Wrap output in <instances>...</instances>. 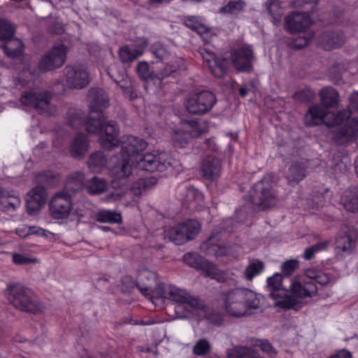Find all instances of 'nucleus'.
<instances>
[{
  "instance_id": "31",
  "label": "nucleus",
  "mask_w": 358,
  "mask_h": 358,
  "mask_svg": "<svg viewBox=\"0 0 358 358\" xmlns=\"http://www.w3.org/2000/svg\"><path fill=\"white\" fill-rule=\"evenodd\" d=\"M227 358H259L256 350L252 348L236 345L227 350Z\"/></svg>"
},
{
  "instance_id": "54",
  "label": "nucleus",
  "mask_w": 358,
  "mask_h": 358,
  "mask_svg": "<svg viewBox=\"0 0 358 358\" xmlns=\"http://www.w3.org/2000/svg\"><path fill=\"white\" fill-rule=\"evenodd\" d=\"M315 95V94L313 90L305 88L296 92L294 94V99L300 102L309 103L313 99Z\"/></svg>"
},
{
  "instance_id": "58",
  "label": "nucleus",
  "mask_w": 358,
  "mask_h": 358,
  "mask_svg": "<svg viewBox=\"0 0 358 358\" xmlns=\"http://www.w3.org/2000/svg\"><path fill=\"white\" fill-rule=\"evenodd\" d=\"M331 169L335 174H340L345 173L348 169V166L342 160L334 159Z\"/></svg>"
},
{
  "instance_id": "8",
  "label": "nucleus",
  "mask_w": 358,
  "mask_h": 358,
  "mask_svg": "<svg viewBox=\"0 0 358 358\" xmlns=\"http://www.w3.org/2000/svg\"><path fill=\"white\" fill-rule=\"evenodd\" d=\"M350 117L349 110L330 113L320 106H311L305 115V123L308 127L324 124L328 127L341 124L344 120Z\"/></svg>"
},
{
  "instance_id": "41",
  "label": "nucleus",
  "mask_w": 358,
  "mask_h": 358,
  "mask_svg": "<svg viewBox=\"0 0 358 358\" xmlns=\"http://www.w3.org/2000/svg\"><path fill=\"white\" fill-rule=\"evenodd\" d=\"M87 192L92 195L101 194L107 189V184L104 179L98 177L92 178L86 184Z\"/></svg>"
},
{
  "instance_id": "20",
  "label": "nucleus",
  "mask_w": 358,
  "mask_h": 358,
  "mask_svg": "<svg viewBox=\"0 0 358 358\" xmlns=\"http://www.w3.org/2000/svg\"><path fill=\"white\" fill-rule=\"evenodd\" d=\"M131 159L121 153L115 155L111 159L113 164L110 166V175L117 178L122 179L128 177L131 173Z\"/></svg>"
},
{
  "instance_id": "47",
  "label": "nucleus",
  "mask_w": 358,
  "mask_h": 358,
  "mask_svg": "<svg viewBox=\"0 0 358 358\" xmlns=\"http://www.w3.org/2000/svg\"><path fill=\"white\" fill-rule=\"evenodd\" d=\"M138 282L136 283V286L138 288V289L145 295H147L149 291H151L152 289V287L151 284H145L144 283V280L147 279L148 280H152L154 281L155 280V275L154 273H151L148 271H142L138 275Z\"/></svg>"
},
{
  "instance_id": "24",
  "label": "nucleus",
  "mask_w": 358,
  "mask_h": 358,
  "mask_svg": "<svg viewBox=\"0 0 358 358\" xmlns=\"http://www.w3.org/2000/svg\"><path fill=\"white\" fill-rule=\"evenodd\" d=\"M147 145V142L143 138L129 136L122 142L121 154L125 155L126 157L131 159V157L138 155L144 150Z\"/></svg>"
},
{
  "instance_id": "26",
  "label": "nucleus",
  "mask_w": 358,
  "mask_h": 358,
  "mask_svg": "<svg viewBox=\"0 0 358 358\" xmlns=\"http://www.w3.org/2000/svg\"><path fill=\"white\" fill-rule=\"evenodd\" d=\"M345 41L343 34L341 31L324 32L320 39V43L326 50H331L341 47Z\"/></svg>"
},
{
  "instance_id": "44",
  "label": "nucleus",
  "mask_w": 358,
  "mask_h": 358,
  "mask_svg": "<svg viewBox=\"0 0 358 358\" xmlns=\"http://www.w3.org/2000/svg\"><path fill=\"white\" fill-rule=\"evenodd\" d=\"M189 136L182 124L180 129L175 130L171 136L172 143L176 148L185 147L189 141Z\"/></svg>"
},
{
  "instance_id": "52",
  "label": "nucleus",
  "mask_w": 358,
  "mask_h": 358,
  "mask_svg": "<svg viewBox=\"0 0 358 358\" xmlns=\"http://www.w3.org/2000/svg\"><path fill=\"white\" fill-rule=\"evenodd\" d=\"M211 350V345L206 339H199L193 347V352L197 356H204Z\"/></svg>"
},
{
  "instance_id": "62",
  "label": "nucleus",
  "mask_w": 358,
  "mask_h": 358,
  "mask_svg": "<svg viewBox=\"0 0 358 358\" xmlns=\"http://www.w3.org/2000/svg\"><path fill=\"white\" fill-rule=\"evenodd\" d=\"M350 114L352 111L358 113V92L352 94L350 97V105H349Z\"/></svg>"
},
{
  "instance_id": "63",
  "label": "nucleus",
  "mask_w": 358,
  "mask_h": 358,
  "mask_svg": "<svg viewBox=\"0 0 358 358\" xmlns=\"http://www.w3.org/2000/svg\"><path fill=\"white\" fill-rule=\"evenodd\" d=\"M329 358H352V355L349 351L342 350Z\"/></svg>"
},
{
  "instance_id": "34",
  "label": "nucleus",
  "mask_w": 358,
  "mask_h": 358,
  "mask_svg": "<svg viewBox=\"0 0 358 358\" xmlns=\"http://www.w3.org/2000/svg\"><path fill=\"white\" fill-rule=\"evenodd\" d=\"M341 203L348 211L352 213L358 212V194L352 189L345 190L341 199Z\"/></svg>"
},
{
  "instance_id": "7",
  "label": "nucleus",
  "mask_w": 358,
  "mask_h": 358,
  "mask_svg": "<svg viewBox=\"0 0 358 358\" xmlns=\"http://www.w3.org/2000/svg\"><path fill=\"white\" fill-rule=\"evenodd\" d=\"M52 94L50 92L40 89H30L24 91L20 96L21 104L44 115H52L55 112V106L51 103Z\"/></svg>"
},
{
  "instance_id": "9",
  "label": "nucleus",
  "mask_w": 358,
  "mask_h": 358,
  "mask_svg": "<svg viewBox=\"0 0 358 358\" xmlns=\"http://www.w3.org/2000/svg\"><path fill=\"white\" fill-rule=\"evenodd\" d=\"M67 50L66 46L63 44L55 45L40 58L38 70L46 73L60 68L66 62Z\"/></svg>"
},
{
  "instance_id": "46",
  "label": "nucleus",
  "mask_w": 358,
  "mask_h": 358,
  "mask_svg": "<svg viewBox=\"0 0 358 358\" xmlns=\"http://www.w3.org/2000/svg\"><path fill=\"white\" fill-rule=\"evenodd\" d=\"M180 224L186 235L187 242L194 239L201 229L200 224L196 220H190Z\"/></svg>"
},
{
  "instance_id": "37",
  "label": "nucleus",
  "mask_w": 358,
  "mask_h": 358,
  "mask_svg": "<svg viewBox=\"0 0 358 358\" xmlns=\"http://www.w3.org/2000/svg\"><path fill=\"white\" fill-rule=\"evenodd\" d=\"M164 238L174 243L176 245H182L187 243L186 235L180 224L165 231Z\"/></svg>"
},
{
  "instance_id": "49",
  "label": "nucleus",
  "mask_w": 358,
  "mask_h": 358,
  "mask_svg": "<svg viewBox=\"0 0 358 358\" xmlns=\"http://www.w3.org/2000/svg\"><path fill=\"white\" fill-rule=\"evenodd\" d=\"M87 163L90 169L96 171L106 165V158L103 152H96L90 155Z\"/></svg>"
},
{
  "instance_id": "15",
  "label": "nucleus",
  "mask_w": 358,
  "mask_h": 358,
  "mask_svg": "<svg viewBox=\"0 0 358 358\" xmlns=\"http://www.w3.org/2000/svg\"><path fill=\"white\" fill-rule=\"evenodd\" d=\"M64 81L71 89L80 90L90 83L87 71L80 65L66 66L63 69Z\"/></svg>"
},
{
  "instance_id": "25",
  "label": "nucleus",
  "mask_w": 358,
  "mask_h": 358,
  "mask_svg": "<svg viewBox=\"0 0 358 358\" xmlns=\"http://www.w3.org/2000/svg\"><path fill=\"white\" fill-rule=\"evenodd\" d=\"M219 234H213L201 245V249L206 254L215 257L225 256L229 253L228 249L222 244L218 243Z\"/></svg>"
},
{
  "instance_id": "30",
  "label": "nucleus",
  "mask_w": 358,
  "mask_h": 358,
  "mask_svg": "<svg viewBox=\"0 0 358 358\" xmlns=\"http://www.w3.org/2000/svg\"><path fill=\"white\" fill-rule=\"evenodd\" d=\"M85 184V175L81 171H76L71 173L66 182V186L64 190H66L72 195L76 192L80 190Z\"/></svg>"
},
{
  "instance_id": "48",
  "label": "nucleus",
  "mask_w": 358,
  "mask_h": 358,
  "mask_svg": "<svg viewBox=\"0 0 358 358\" xmlns=\"http://www.w3.org/2000/svg\"><path fill=\"white\" fill-rule=\"evenodd\" d=\"M15 27L10 21L0 18V41L13 37L15 34Z\"/></svg>"
},
{
  "instance_id": "10",
  "label": "nucleus",
  "mask_w": 358,
  "mask_h": 358,
  "mask_svg": "<svg viewBox=\"0 0 358 358\" xmlns=\"http://www.w3.org/2000/svg\"><path fill=\"white\" fill-rule=\"evenodd\" d=\"M217 101L215 94L207 90L196 92L185 101V108L192 115H203L210 111Z\"/></svg>"
},
{
  "instance_id": "64",
  "label": "nucleus",
  "mask_w": 358,
  "mask_h": 358,
  "mask_svg": "<svg viewBox=\"0 0 358 358\" xmlns=\"http://www.w3.org/2000/svg\"><path fill=\"white\" fill-rule=\"evenodd\" d=\"M84 120L80 117H78L77 118L69 120V124L72 128L77 129L82 124Z\"/></svg>"
},
{
  "instance_id": "53",
  "label": "nucleus",
  "mask_w": 358,
  "mask_h": 358,
  "mask_svg": "<svg viewBox=\"0 0 358 358\" xmlns=\"http://www.w3.org/2000/svg\"><path fill=\"white\" fill-rule=\"evenodd\" d=\"M327 242H322L315 244L309 248H307L303 252V257L305 259L310 260L313 259L315 254L326 248Z\"/></svg>"
},
{
  "instance_id": "4",
  "label": "nucleus",
  "mask_w": 358,
  "mask_h": 358,
  "mask_svg": "<svg viewBox=\"0 0 358 358\" xmlns=\"http://www.w3.org/2000/svg\"><path fill=\"white\" fill-rule=\"evenodd\" d=\"M6 294L9 302L20 311L32 314L42 311L43 306L34 296L32 292L19 283L8 284Z\"/></svg>"
},
{
  "instance_id": "1",
  "label": "nucleus",
  "mask_w": 358,
  "mask_h": 358,
  "mask_svg": "<svg viewBox=\"0 0 358 358\" xmlns=\"http://www.w3.org/2000/svg\"><path fill=\"white\" fill-rule=\"evenodd\" d=\"M90 115L85 120V128L88 133L99 135V143L102 148L110 150L117 146L119 129L114 121H106L102 110L109 105L106 92L100 88H92L88 92Z\"/></svg>"
},
{
  "instance_id": "43",
  "label": "nucleus",
  "mask_w": 358,
  "mask_h": 358,
  "mask_svg": "<svg viewBox=\"0 0 358 358\" xmlns=\"http://www.w3.org/2000/svg\"><path fill=\"white\" fill-rule=\"evenodd\" d=\"M246 3L243 0H230L225 6L220 8V13L237 15L243 12Z\"/></svg>"
},
{
  "instance_id": "2",
  "label": "nucleus",
  "mask_w": 358,
  "mask_h": 358,
  "mask_svg": "<svg viewBox=\"0 0 358 358\" xmlns=\"http://www.w3.org/2000/svg\"><path fill=\"white\" fill-rule=\"evenodd\" d=\"M225 312L231 316L241 317L251 314L260 307L261 296L250 289L236 287L222 292Z\"/></svg>"
},
{
  "instance_id": "5",
  "label": "nucleus",
  "mask_w": 358,
  "mask_h": 358,
  "mask_svg": "<svg viewBox=\"0 0 358 358\" xmlns=\"http://www.w3.org/2000/svg\"><path fill=\"white\" fill-rule=\"evenodd\" d=\"M289 278H283L278 273L267 278V290L271 298L275 301V306L284 310H295L299 308V301L289 294L288 285L285 284Z\"/></svg>"
},
{
  "instance_id": "45",
  "label": "nucleus",
  "mask_w": 358,
  "mask_h": 358,
  "mask_svg": "<svg viewBox=\"0 0 358 358\" xmlns=\"http://www.w3.org/2000/svg\"><path fill=\"white\" fill-rule=\"evenodd\" d=\"M143 54V51L138 49L131 50L128 45L121 47L118 51V55L122 63L131 62Z\"/></svg>"
},
{
  "instance_id": "42",
  "label": "nucleus",
  "mask_w": 358,
  "mask_h": 358,
  "mask_svg": "<svg viewBox=\"0 0 358 358\" xmlns=\"http://www.w3.org/2000/svg\"><path fill=\"white\" fill-rule=\"evenodd\" d=\"M264 269L263 262L254 259L245 268L243 275L246 280H252L255 277L259 275Z\"/></svg>"
},
{
  "instance_id": "11",
  "label": "nucleus",
  "mask_w": 358,
  "mask_h": 358,
  "mask_svg": "<svg viewBox=\"0 0 358 358\" xmlns=\"http://www.w3.org/2000/svg\"><path fill=\"white\" fill-rule=\"evenodd\" d=\"M289 294H292V297L296 298L299 301V299L312 297L316 295L317 287L314 284V280L308 278L306 272L302 275H297L293 279L289 280ZM301 307L299 302V308Z\"/></svg>"
},
{
  "instance_id": "50",
  "label": "nucleus",
  "mask_w": 358,
  "mask_h": 358,
  "mask_svg": "<svg viewBox=\"0 0 358 358\" xmlns=\"http://www.w3.org/2000/svg\"><path fill=\"white\" fill-rule=\"evenodd\" d=\"M136 71L143 80L155 79V72L150 71L149 64L146 62H140L136 66Z\"/></svg>"
},
{
  "instance_id": "18",
  "label": "nucleus",
  "mask_w": 358,
  "mask_h": 358,
  "mask_svg": "<svg viewBox=\"0 0 358 358\" xmlns=\"http://www.w3.org/2000/svg\"><path fill=\"white\" fill-rule=\"evenodd\" d=\"M47 199V192L41 185L32 188L25 196L27 213L34 215L38 213L45 205Z\"/></svg>"
},
{
  "instance_id": "17",
  "label": "nucleus",
  "mask_w": 358,
  "mask_h": 358,
  "mask_svg": "<svg viewBox=\"0 0 358 358\" xmlns=\"http://www.w3.org/2000/svg\"><path fill=\"white\" fill-rule=\"evenodd\" d=\"M357 238L356 229L350 225L343 226L338 231L336 240V248L345 252H351L355 248Z\"/></svg>"
},
{
  "instance_id": "39",
  "label": "nucleus",
  "mask_w": 358,
  "mask_h": 358,
  "mask_svg": "<svg viewBox=\"0 0 358 358\" xmlns=\"http://www.w3.org/2000/svg\"><path fill=\"white\" fill-rule=\"evenodd\" d=\"M157 183V179L155 177L140 178L134 183L131 191L134 195L138 196L153 187Z\"/></svg>"
},
{
  "instance_id": "32",
  "label": "nucleus",
  "mask_w": 358,
  "mask_h": 358,
  "mask_svg": "<svg viewBox=\"0 0 358 358\" xmlns=\"http://www.w3.org/2000/svg\"><path fill=\"white\" fill-rule=\"evenodd\" d=\"M322 106L327 108H334L338 103V93L331 87L322 88L319 93Z\"/></svg>"
},
{
  "instance_id": "13",
  "label": "nucleus",
  "mask_w": 358,
  "mask_h": 358,
  "mask_svg": "<svg viewBox=\"0 0 358 358\" xmlns=\"http://www.w3.org/2000/svg\"><path fill=\"white\" fill-rule=\"evenodd\" d=\"M349 118L344 120L343 126L331 131V139L336 145L346 146L358 137V119Z\"/></svg>"
},
{
  "instance_id": "57",
  "label": "nucleus",
  "mask_w": 358,
  "mask_h": 358,
  "mask_svg": "<svg viewBox=\"0 0 358 358\" xmlns=\"http://www.w3.org/2000/svg\"><path fill=\"white\" fill-rule=\"evenodd\" d=\"M185 196L186 200L188 202H191L193 201H200L203 199L202 194L192 187H189L187 189V193Z\"/></svg>"
},
{
  "instance_id": "29",
  "label": "nucleus",
  "mask_w": 358,
  "mask_h": 358,
  "mask_svg": "<svg viewBox=\"0 0 358 358\" xmlns=\"http://www.w3.org/2000/svg\"><path fill=\"white\" fill-rule=\"evenodd\" d=\"M184 262L189 266L208 273L212 264L196 253H186L183 256Z\"/></svg>"
},
{
  "instance_id": "21",
  "label": "nucleus",
  "mask_w": 358,
  "mask_h": 358,
  "mask_svg": "<svg viewBox=\"0 0 358 358\" xmlns=\"http://www.w3.org/2000/svg\"><path fill=\"white\" fill-rule=\"evenodd\" d=\"M310 24L306 13L294 12L285 18V27L292 33L303 31Z\"/></svg>"
},
{
  "instance_id": "14",
  "label": "nucleus",
  "mask_w": 358,
  "mask_h": 358,
  "mask_svg": "<svg viewBox=\"0 0 358 358\" xmlns=\"http://www.w3.org/2000/svg\"><path fill=\"white\" fill-rule=\"evenodd\" d=\"M136 160L138 169L150 172H164L171 165L169 155L164 152L147 153Z\"/></svg>"
},
{
  "instance_id": "61",
  "label": "nucleus",
  "mask_w": 358,
  "mask_h": 358,
  "mask_svg": "<svg viewBox=\"0 0 358 358\" xmlns=\"http://www.w3.org/2000/svg\"><path fill=\"white\" fill-rule=\"evenodd\" d=\"M13 261L17 264H27L34 262L33 259L26 257L20 254H14L13 255Z\"/></svg>"
},
{
  "instance_id": "56",
  "label": "nucleus",
  "mask_w": 358,
  "mask_h": 358,
  "mask_svg": "<svg viewBox=\"0 0 358 358\" xmlns=\"http://www.w3.org/2000/svg\"><path fill=\"white\" fill-rule=\"evenodd\" d=\"M299 262L296 259H290L284 262L281 266L282 272L285 276V278H289V276L298 268Z\"/></svg>"
},
{
  "instance_id": "36",
  "label": "nucleus",
  "mask_w": 358,
  "mask_h": 358,
  "mask_svg": "<svg viewBox=\"0 0 358 358\" xmlns=\"http://www.w3.org/2000/svg\"><path fill=\"white\" fill-rule=\"evenodd\" d=\"M95 220L99 222L110 224H121L122 215L120 213L109 210H101L95 215Z\"/></svg>"
},
{
  "instance_id": "60",
  "label": "nucleus",
  "mask_w": 358,
  "mask_h": 358,
  "mask_svg": "<svg viewBox=\"0 0 358 358\" xmlns=\"http://www.w3.org/2000/svg\"><path fill=\"white\" fill-rule=\"evenodd\" d=\"M185 25L193 31L200 32L203 27L194 20V17H189L184 22Z\"/></svg>"
},
{
  "instance_id": "19",
  "label": "nucleus",
  "mask_w": 358,
  "mask_h": 358,
  "mask_svg": "<svg viewBox=\"0 0 358 358\" xmlns=\"http://www.w3.org/2000/svg\"><path fill=\"white\" fill-rule=\"evenodd\" d=\"M199 53L204 63L215 77L222 78L224 76L227 68L226 59L218 58L214 52L206 48L200 49Z\"/></svg>"
},
{
  "instance_id": "27",
  "label": "nucleus",
  "mask_w": 358,
  "mask_h": 358,
  "mask_svg": "<svg viewBox=\"0 0 358 358\" xmlns=\"http://www.w3.org/2000/svg\"><path fill=\"white\" fill-rule=\"evenodd\" d=\"M3 41V43H2L0 47L8 57L15 59L22 56L24 45L20 39L14 38L13 36Z\"/></svg>"
},
{
  "instance_id": "35",
  "label": "nucleus",
  "mask_w": 358,
  "mask_h": 358,
  "mask_svg": "<svg viewBox=\"0 0 358 358\" xmlns=\"http://www.w3.org/2000/svg\"><path fill=\"white\" fill-rule=\"evenodd\" d=\"M20 205V200L8 192L3 191L0 196V210L4 211L15 210Z\"/></svg>"
},
{
  "instance_id": "23",
  "label": "nucleus",
  "mask_w": 358,
  "mask_h": 358,
  "mask_svg": "<svg viewBox=\"0 0 358 358\" xmlns=\"http://www.w3.org/2000/svg\"><path fill=\"white\" fill-rule=\"evenodd\" d=\"M308 173V166L305 162H292L285 172V177L289 185L298 184Z\"/></svg>"
},
{
  "instance_id": "6",
  "label": "nucleus",
  "mask_w": 358,
  "mask_h": 358,
  "mask_svg": "<svg viewBox=\"0 0 358 358\" xmlns=\"http://www.w3.org/2000/svg\"><path fill=\"white\" fill-rule=\"evenodd\" d=\"M249 197L257 210H264L274 206L278 202V197L272 187L271 177L264 176L257 182L250 189Z\"/></svg>"
},
{
  "instance_id": "28",
  "label": "nucleus",
  "mask_w": 358,
  "mask_h": 358,
  "mask_svg": "<svg viewBox=\"0 0 358 358\" xmlns=\"http://www.w3.org/2000/svg\"><path fill=\"white\" fill-rule=\"evenodd\" d=\"M88 149V140L83 134L76 136L70 145V154L73 158L81 159Z\"/></svg>"
},
{
  "instance_id": "59",
  "label": "nucleus",
  "mask_w": 358,
  "mask_h": 358,
  "mask_svg": "<svg viewBox=\"0 0 358 358\" xmlns=\"http://www.w3.org/2000/svg\"><path fill=\"white\" fill-rule=\"evenodd\" d=\"M259 347L263 352H266L271 357H273L276 355L275 350L268 341H261Z\"/></svg>"
},
{
  "instance_id": "55",
  "label": "nucleus",
  "mask_w": 358,
  "mask_h": 358,
  "mask_svg": "<svg viewBox=\"0 0 358 358\" xmlns=\"http://www.w3.org/2000/svg\"><path fill=\"white\" fill-rule=\"evenodd\" d=\"M150 50L152 55L160 61L166 59L169 55L166 48L159 43L152 44Z\"/></svg>"
},
{
  "instance_id": "51",
  "label": "nucleus",
  "mask_w": 358,
  "mask_h": 358,
  "mask_svg": "<svg viewBox=\"0 0 358 358\" xmlns=\"http://www.w3.org/2000/svg\"><path fill=\"white\" fill-rule=\"evenodd\" d=\"M306 273L308 278L311 280H314V284L316 285V283L322 286H324L327 285L330 281L329 276L322 271H317L315 270H307Z\"/></svg>"
},
{
  "instance_id": "3",
  "label": "nucleus",
  "mask_w": 358,
  "mask_h": 358,
  "mask_svg": "<svg viewBox=\"0 0 358 358\" xmlns=\"http://www.w3.org/2000/svg\"><path fill=\"white\" fill-rule=\"evenodd\" d=\"M159 295L176 303V315L177 318L183 319L191 317L195 312L205 307L203 301L192 296L186 290L173 285L158 284L156 287Z\"/></svg>"
},
{
  "instance_id": "12",
  "label": "nucleus",
  "mask_w": 358,
  "mask_h": 358,
  "mask_svg": "<svg viewBox=\"0 0 358 358\" xmlns=\"http://www.w3.org/2000/svg\"><path fill=\"white\" fill-rule=\"evenodd\" d=\"M73 207L72 194L66 190L56 192L49 203L51 217L55 220L69 217Z\"/></svg>"
},
{
  "instance_id": "22",
  "label": "nucleus",
  "mask_w": 358,
  "mask_h": 358,
  "mask_svg": "<svg viewBox=\"0 0 358 358\" xmlns=\"http://www.w3.org/2000/svg\"><path fill=\"white\" fill-rule=\"evenodd\" d=\"M222 164L220 160L214 156H207L201 164V171L203 177L209 180L217 178L221 173Z\"/></svg>"
},
{
  "instance_id": "40",
  "label": "nucleus",
  "mask_w": 358,
  "mask_h": 358,
  "mask_svg": "<svg viewBox=\"0 0 358 358\" xmlns=\"http://www.w3.org/2000/svg\"><path fill=\"white\" fill-rule=\"evenodd\" d=\"M184 62L182 58H176L171 64H166L159 72H155V79L162 80L171 73L180 70Z\"/></svg>"
},
{
  "instance_id": "16",
  "label": "nucleus",
  "mask_w": 358,
  "mask_h": 358,
  "mask_svg": "<svg viewBox=\"0 0 358 358\" xmlns=\"http://www.w3.org/2000/svg\"><path fill=\"white\" fill-rule=\"evenodd\" d=\"M255 59L254 52L250 45H243L234 49L231 53V62L234 68L243 73H250L253 69Z\"/></svg>"
},
{
  "instance_id": "33",
  "label": "nucleus",
  "mask_w": 358,
  "mask_h": 358,
  "mask_svg": "<svg viewBox=\"0 0 358 358\" xmlns=\"http://www.w3.org/2000/svg\"><path fill=\"white\" fill-rule=\"evenodd\" d=\"M183 124L190 138H197L208 130V126L205 121L189 120Z\"/></svg>"
},
{
  "instance_id": "38",
  "label": "nucleus",
  "mask_w": 358,
  "mask_h": 358,
  "mask_svg": "<svg viewBox=\"0 0 358 358\" xmlns=\"http://www.w3.org/2000/svg\"><path fill=\"white\" fill-rule=\"evenodd\" d=\"M164 238L174 243L176 245H182L187 243L186 235L180 224L165 231Z\"/></svg>"
}]
</instances>
